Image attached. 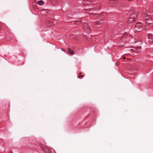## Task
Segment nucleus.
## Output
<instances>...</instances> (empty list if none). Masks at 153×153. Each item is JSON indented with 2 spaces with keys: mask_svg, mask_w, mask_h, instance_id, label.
Listing matches in <instances>:
<instances>
[{
  "mask_svg": "<svg viewBox=\"0 0 153 153\" xmlns=\"http://www.w3.org/2000/svg\"><path fill=\"white\" fill-rule=\"evenodd\" d=\"M137 16V13L134 11L130 15V17L128 20V23H131L134 22L136 19Z\"/></svg>",
  "mask_w": 153,
  "mask_h": 153,
  "instance_id": "nucleus-1",
  "label": "nucleus"
},
{
  "mask_svg": "<svg viewBox=\"0 0 153 153\" xmlns=\"http://www.w3.org/2000/svg\"><path fill=\"white\" fill-rule=\"evenodd\" d=\"M144 17L146 22L147 24H149V25H152V24L151 22L152 20V18L149 15H147L146 14H144Z\"/></svg>",
  "mask_w": 153,
  "mask_h": 153,
  "instance_id": "nucleus-2",
  "label": "nucleus"
},
{
  "mask_svg": "<svg viewBox=\"0 0 153 153\" xmlns=\"http://www.w3.org/2000/svg\"><path fill=\"white\" fill-rule=\"evenodd\" d=\"M83 27L84 30L87 32H90L91 29L90 27L88 26V25L86 23H84L83 25Z\"/></svg>",
  "mask_w": 153,
  "mask_h": 153,
  "instance_id": "nucleus-3",
  "label": "nucleus"
},
{
  "mask_svg": "<svg viewBox=\"0 0 153 153\" xmlns=\"http://www.w3.org/2000/svg\"><path fill=\"white\" fill-rule=\"evenodd\" d=\"M142 24L141 23H137L135 26V30L136 31H138V30L141 29L142 28ZM140 30L138 31H140Z\"/></svg>",
  "mask_w": 153,
  "mask_h": 153,
  "instance_id": "nucleus-4",
  "label": "nucleus"
},
{
  "mask_svg": "<svg viewBox=\"0 0 153 153\" xmlns=\"http://www.w3.org/2000/svg\"><path fill=\"white\" fill-rule=\"evenodd\" d=\"M148 42L151 44L153 42V36L151 34H149L148 36Z\"/></svg>",
  "mask_w": 153,
  "mask_h": 153,
  "instance_id": "nucleus-5",
  "label": "nucleus"
},
{
  "mask_svg": "<svg viewBox=\"0 0 153 153\" xmlns=\"http://www.w3.org/2000/svg\"><path fill=\"white\" fill-rule=\"evenodd\" d=\"M141 49V47H136L135 48V50L131 49V50H132L135 53H139L140 51V49Z\"/></svg>",
  "mask_w": 153,
  "mask_h": 153,
  "instance_id": "nucleus-6",
  "label": "nucleus"
},
{
  "mask_svg": "<svg viewBox=\"0 0 153 153\" xmlns=\"http://www.w3.org/2000/svg\"><path fill=\"white\" fill-rule=\"evenodd\" d=\"M45 149L44 150L46 153H50L51 151V149L49 147H45Z\"/></svg>",
  "mask_w": 153,
  "mask_h": 153,
  "instance_id": "nucleus-7",
  "label": "nucleus"
},
{
  "mask_svg": "<svg viewBox=\"0 0 153 153\" xmlns=\"http://www.w3.org/2000/svg\"><path fill=\"white\" fill-rule=\"evenodd\" d=\"M68 51L69 53L71 55H73L74 54V52L73 51H72L70 48H68Z\"/></svg>",
  "mask_w": 153,
  "mask_h": 153,
  "instance_id": "nucleus-8",
  "label": "nucleus"
},
{
  "mask_svg": "<svg viewBox=\"0 0 153 153\" xmlns=\"http://www.w3.org/2000/svg\"><path fill=\"white\" fill-rule=\"evenodd\" d=\"M51 4L53 5H55L56 4L57 2V0H50Z\"/></svg>",
  "mask_w": 153,
  "mask_h": 153,
  "instance_id": "nucleus-9",
  "label": "nucleus"
},
{
  "mask_svg": "<svg viewBox=\"0 0 153 153\" xmlns=\"http://www.w3.org/2000/svg\"><path fill=\"white\" fill-rule=\"evenodd\" d=\"M39 146L40 147V148L42 149L43 150H44L45 149V147H46L44 146L43 144L41 143H40Z\"/></svg>",
  "mask_w": 153,
  "mask_h": 153,
  "instance_id": "nucleus-10",
  "label": "nucleus"
},
{
  "mask_svg": "<svg viewBox=\"0 0 153 153\" xmlns=\"http://www.w3.org/2000/svg\"><path fill=\"white\" fill-rule=\"evenodd\" d=\"M82 22L80 20H78L76 21H75L74 22V24H75L77 25V24H80Z\"/></svg>",
  "mask_w": 153,
  "mask_h": 153,
  "instance_id": "nucleus-11",
  "label": "nucleus"
},
{
  "mask_svg": "<svg viewBox=\"0 0 153 153\" xmlns=\"http://www.w3.org/2000/svg\"><path fill=\"white\" fill-rule=\"evenodd\" d=\"M38 4L40 5H42L43 4V1L42 0H40L38 2Z\"/></svg>",
  "mask_w": 153,
  "mask_h": 153,
  "instance_id": "nucleus-12",
  "label": "nucleus"
},
{
  "mask_svg": "<svg viewBox=\"0 0 153 153\" xmlns=\"http://www.w3.org/2000/svg\"><path fill=\"white\" fill-rule=\"evenodd\" d=\"M91 0H85V3H84L85 4H88L89 3L90 1Z\"/></svg>",
  "mask_w": 153,
  "mask_h": 153,
  "instance_id": "nucleus-13",
  "label": "nucleus"
},
{
  "mask_svg": "<svg viewBox=\"0 0 153 153\" xmlns=\"http://www.w3.org/2000/svg\"><path fill=\"white\" fill-rule=\"evenodd\" d=\"M102 23V22H100V21L99 22H95L96 24L97 25H98L100 23Z\"/></svg>",
  "mask_w": 153,
  "mask_h": 153,
  "instance_id": "nucleus-14",
  "label": "nucleus"
},
{
  "mask_svg": "<svg viewBox=\"0 0 153 153\" xmlns=\"http://www.w3.org/2000/svg\"><path fill=\"white\" fill-rule=\"evenodd\" d=\"M79 77H81V78H82L83 77V76L82 75H80V76H78Z\"/></svg>",
  "mask_w": 153,
  "mask_h": 153,
  "instance_id": "nucleus-15",
  "label": "nucleus"
},
{
  "mask_svg": "<svg viewBox=\"0 0 153 153\" xmlns=\"http://www.w3.org/2000/svg\"><path fill=\"white\" fill-rule=\"evenodd\" d=\"M111 3H117V1H112L111 2H110Z\"/></svg>",
  "mask_w": 153,
  "mask_h": 153,
  "instance_id": "nucleus-16",
  "label": "nucleus"
},
{
  "mask_svg": "<svg viewBox=\"0 0 153 153\" xmlns=\"http://www.w3.org/2000/svg\"><path fill=\"white\" fill-rule=\"evenodd\" d=\"M61 50L64 51H65V49H63V48H62L61 49Z\"/></svg>",
  "mask_w": 153,
  "mask_h": 153,
  "instance_id": "nucleus-17",
  "label": "nucleus"
},
{
  "mask_svg": "<svg viewBox=\"0 0 153 153\" xmlns=\"http://www.w3.org/2000/svg\"><path fill=\"white\" fill-rule=\"evenodd\" d=\"M123 59L124 60L126 59V57L124 56L123 57Z\"/></svg>",
  "mask_w": 153,
  "mask_h": 153,
  "instance_id": "nucleus-18",
  "label": "nucleus"
},
{
  "mask_svg": "<svg viewBox=\"0 0 153 153\" xmlns=\"http://www.w3.org/2000/svg\"><path fill=\"white\" fill-rule=\"evenodd\" d=\"M81 74H82V73H81V72H80V73H79V76H80V75H81Z\"/></svg>",
  "mask_w": 153,
  "mask_h": 153,
  "instance_id": "nucleus-19",
  "label": "nucleus"
},
{
  "mask_svg": "<svg viewBox=\"0 0 153 153\" xmlns=\"http://www.w3.org/2000/svg\"><path fill=\"white\" fill-rule=\"evenodd\" d=\"M87 11H90V9H87Z\"/></svg>",
  "mask_w": 153,
  "mask_h": 153,
  "instance_id": "nucleus-20",
  "label": "nucleus"
},
{
  "mask_svg": "<svg viewBox=\"0 0 153 153\" xmlns=\"http://www.w3.org/2000/svg\"><path fill=\"white\" fill-rule=\"evenodd\" d=\"M91 14H92V15H93V16H95V15L94 14H93V13H91Z\"/></svg>",
  "mask_w": 153,
  "mask_h": 153,
  "instance_id": "nucleus-21",
  "label": "nucleus"
},
{
  "mask_svg": "<svg viewBox=\"0 0 153 153\" xmlns=\"http://www.w3.org/2000/svg\"><path fill=\"white\" fill-rule=\"evenodd\" d=\"M129 1H131L132 0H128Z\"/></svg>",
  "mask_w": 153,
  "mask_h": 153,
  "instance_id": "nucleus-22",
  "label": "nucleus"
},
{
  "mask_svg": "<svg viewBox=\"0 0 153 153\" xmlns=\"http://www.w3.org/2000/svg\"><path fill=\"white\" fill-rule=\"evenodd\" d=\"M51 26V25H48V26L49 27H50Z\"/></svg>",
  "mask_w": 153,
  "mask_h": 153,
  "instance_id": "nucleus-23",
  "label": "nucleus"
},
{
  "mask_svg": "<svg viewBox=\"0 0 153 153\" xmlns=\"http://www.w3.org/2000/svg\"><path fill=\"white\" fill-rule=\"evenodd\" d=\"M45 11V10H44L42 11Z\"/></svg>",
  "mask_w": 153,
  "mask_h": 153,
  "instance_id": "nucleus-24",
  "label": "nucleus"
}]
</instances>
